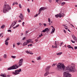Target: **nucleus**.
I'll use <instances>...</instances> for the list:
<instances>
[{
	"label": "nucleus",
	"mask_w": 77,
	"mask_h": 77,
	"mask_svg": "<svg viewBox=\"0 0 77 77\" xmlns=\"http://www.w3.org/2000/svg\"><path fill=\"white\" fill-rule=\"evenodd\" d=\"M19 26H20V25L19 24H18L17 25H16V28L18 27Z\"/></svg>",
	"instance_id": "obj_39"
},
{
	"label": "nucleus",
	"mask_w": 77,
	"mask_h": 77,
	"mask_svg": "<svg viewBox=\"0 0 77 77\" xmlns=\"http://www.w3.org/2000/svg\"><path fill=\"white\" fill-rule=\"evenodd\" d=\"M49 29L48 28H46L45 29L43 30L42 31V32H43V33H45V32H46L47 33H48V32H49Z\"/></svg>",
	"instance_id": "obj_10"
},
{
	"label": "nucleus",
	"mask_w": 77,
	"mask_h": 77,
	"mask_svg": "<svg viewBox=\"0 0 77 77\" xmlns=\"http://www.w3.org/2000/svg\"><path fill=\"white\" fill-rule=\"evenodd\" d=\"M21 20H24V16L22 13L20 14V15L19 16Z\"/></svg>",
	"instance_id": "obj_8"
},
{
	"label": "nucleus",
	"mask_w": 77,
	"mask_h": 77,
	"mask_svg": "<svg viewBox=\"0 0 77 77\" xmlns=\"http://www.w3.org/2000/svg\"><path fill=\"white\" fill-rule=\"evenodd\" d=\"M62 44H63V42H61L60 43V47H61V46L62 45Z\"/></svg>",
	"instance_id": "obj_36"
},
{
	"label": "nucleus",
	"mask_w": 77,
	"mask_h": 77,
	"mask_svg": "<svg viewBox=\"0 0 77 77\" xmlns=\"http://www.w3.org/2000/svg\"><path fill=\"white\" fill-rule=\"evenodd\" d=\"M27 11L28 13H30V9L29 8L27 9Z\"/></svg>",
	"instance_id": "obj_37"
},
{
	"label": "nucleus",
	"mask_w": 77,
	"mask_h": 77,
	"mask_svg": "<svg viewBox=\"0 0 77 77\" xmlns=\"http://www.w3.org/2000/svg\"><path fill=\"white\" fill-rule=\"evenodd\" d=\"M67 47H68V48H72V50H74V48L73 47H71L70 45H68L67 46Z\"/></svg>",
	"instance_id": "obj_14"
},
{
	"label": "nucleus",
	"mask_w": 77,
	"mask_h": 77,
	"mask_svg": "<svg viewBox=\"0 0 77 77\" xmlns=\"http://www.w3.org/2000/svg\"><path fill=\"white\" fill-rule=\"evenodd\" d=\"M38 40L37 39H35V42H38Z\"/></svg>",
	"instance_id": "obj_52"
},
{
	"label": "nucleus",
	"mask_w": 77,
	"mask_h": 77,
	"mask_svg": "<svg viewBox=\"0 0 77 77\" xmlns=\"http://www.w3.org/2000/svg\"><path fill=\"white\" fill-rule=\"evenodd\" d=\"M29 30H28V31H26V33L27 34V33H28V32H29Z\"/></svg>",
	"instance_id": "obj_53"
},
{
	"label": "nucleus",
	"mask_w": 77,
	"mask_h": 77,
	"mask_svg": "<svg viewBox=\"0 0 77 77\" xmlns=\"http://www.w3.org/2000/svg\"><path fill=\"white\" fill-rule=\"evenodd\" d=\"M71 42H72V43H75V41H73L72 40H71Z\"/></svg>",
	"instance_id": "obj_34"
},
{
	"label": "nucleus",
	"mask_w": 77,
	"mask_h": 77,
	"mask_svg": "<svg viewBox=\"0 0 77 77\" xmlns=\"http://www.w3.org/2000/svg\"><path fill=\"white\" fill-rule=\"evenodd\" d=\"M37 60H41V57H38L37 59Z\"/></svg>",
	"instance_id": "obj_28"
},
{
	"label": "nucleus",
	"mask_w": 77,
	"mask_h": 77,
	"mask_svg": "<svg viewBox=\"0 0 77 77\" xmlns=\"http://www.w3.org/2000/svg\"><path fill=\"white\" fill-rule=\"evenodd\" d=\"M4 59H5V58H6V54H5L4 56H3Z\"/></svg>",
	"instance_id": "obj_31"
},
{
	"label": "nucleus",
	"mask_w": 77,
	"mask_h": 77,
	"mask_svg": "<svg viewBox=\"0 0 77 77\" xmlns=\"http://www.w3.org/2000/svg\"><path fill=\"white\" fill-rule=\"evenodd\" d=\"M19 5L20 8H22V6H21V5L20 4H19Z\"/></svg>",
	"instance_id": "obj_29"
},
{
	"label": "nucleus",
	"mask_w": 77,
	"mask_h": 77,
	"mask_svg": "<svg viewBox=\"0 0 77 77\" xmlns=\"http://www.w3.org/2000/svg\"><path fill=\"white\" fill-rule=\"evenodd\" d=\"M64 28L66 29V30H67V29H68V26H66L65 27H64Z\"/></svg>",
	"instance_id": "obj_35"
},
{
	"label": "nucleus",
	"mask_w": 77,
	"mask_h": 77,
	"mask_svg": "<svg viewBox=\"0 0 77 77\" xmlns=\"http://www.w3.org/2000/svg\"><path fill=\"white\" fill-rule=\"evenodd\" d=\"M18 5V3L17 2H13L12 4V5L14 6V5Z\"/></svg>",
	"instance_id": "obj_20"
},
{
	"label": "nucleus",
	"mask_w": 77,
	"mask_h": 77,
	"mask_svg": "<svg viewBox=\"0 0 77 77\" xmlns=\"http://www.w3.org/2000/svg\"><path fill=\"white\" fill-rule=\"evenodd\" d=\"M29 54H33V53H31L29 52Z\"/></svg>",
	"instance_id": "obj_58"
},
{
	"label": "nucleus",
	"mask_w": 77,
	"mask_h": 77,
	"mask_svg": "<svg viewBox=\"0 0 77 77\" xmlns=\"http://www.w3.org/2000/svg\"><path fill=\"white\" fill-rule=\"evenodd\" d=\"M15 44H14L13 45V48H15Z\"/></svg>",
	"instance_id": "obj_41"
},
{
	"label": "nucleus",
	"mask_w": 77,
	"mask_h": 77,
	"mask_svg": "<svg viewBox=\"0 0 77 77\" xmlns=\"http://www.w3.org/2000/svg\"><path fill=\"white\" fill-rule=\"evenodd\" d=\"M26 53H28V54H29V53H30V52H29V51H26Z\"/></svg>",
	"instance_id": "obj_43"
},
{
	"label": "nucleus",
	"mask_w": 77,
	"mask_h": 77,
	"mask_svg": "<svg viewBox=\"0 0 77 77\" xmlns=\"http://www.w3.org/2000/svg\"><path fill=\"white\" fill-rule=\"evenodd\" d=\"M47 9V7H42L40 8L39 9L38 11V14L39 15L40 14V13L41 12V11H44V10H45V9Z\"/></svg>",
	"instance_id": "obj_7"
},
{
	"label": "nucleus",
	"mask_w": 77,
	"mask_h": 77,
	"mask_svg": "<svg viewBox=\"0 0 77 77\" xmlns=\"http://www.w3.org/2000/svg\"><path fill=\"white\" fill-rule=\"evenodd\" d=\"M38 14H36V15H35L34 16V17H37V16H38Z\"/></svg>",
	"instance_id": "obj_45"
},
{
	"label": "nucleus",
	"mask_w": 77,
	"mask_h": 77,
	"mask_svg": "<svg viewBox=\"0 0 77 77\" xmlns=\"http://www.w3.org/2000/svg\"><path fill=\"white\" fill-rule=\"evenodd\" d=\"M65 68V66L64 64H62V63H59L57 65V69L59 71H64Z\"/></svg>",
	"instance_id": "obj_4"
},
{
	"label": "nucleus",
	"mask_w": 77,
	"mask_h": 77,
	"mask_svg": "<svg viewBox=\"0 0 77 77\" xmlns=\"http://www.w3.org/2000/svg\"><path fill=\"white\" fill-rule=\"evenodd\" d=\"M48 75V72H46L45 73L44 76L45 77H46V76H47V75Z\"/></svg>",
	"instance_id": "obj_17"
},
{
	"label": "nucleus",
	"mask_w": 77,
	"mask_h": 77,
	"mask_svg": "<svg viewBox=\"0 0 77 77\" xmlns=\"http://www.w3.org/2000/svg\"><path fill=\"white\" fill-rule=\"evenodd\" d=\"M8 32H11V29L8 30Z\"/></svg>",
	"instance_id": "obj_40"
},
{
	"label": "nucleus",
	"mask_w": 77,
	"mask_h": 77,
	"mask_svg": "<svg viewBox=\"0 0 77 77\" xmlns=\"http://www.w3.org/2000/svg\"><path fill=\"white\" fill-rule=\"evenodd\" d=\"M44 26H46V23H44Z\"/></svg>",
	"instance_id": "obj_57"
},
{
	"label": "nucleus",
	"mask_w": 77,
	"mask_h": 77,
	"mask_svg": "<svg viewBox=\"0 0 77 77\" xmlns=\"http://www.w3.org/2000/svg\"><path fill=\"white\" fill-rule=\"evenodd\" d=\"M39 25H40V26H41V25H42V24H41V23H39Z\"/></svg>",
	"instance_id": "obj_63"
},
{
	"label": "nucleus",
	"mask_w": 77,
	"mask_h": 77,
	"mask_svg": "<svg viewBox=\"0 0 77 77\" xmlns=\"http://www.w3.org/2000/svg\"><path fill=\"white\" fill-rule=\"evenodd\" d=\"M72 65H69L68 66L66 67V70L67 71L69 72H75V64L73 63H72L71 64Z\"/></svg>",
	"instance_id": "obj_2"
},
{
	"label": "nucleus",
	"mask_w": 77,
	"mask_h": 77,
	"mask_svg": "<svg viewBox=\"0 0 77 77\" xmlns=\"http://www.w3.org/2000/svg\"><path fill=\"white\" fill-rule=\"evenodd\" d=\"M2 58H0V62H1V61H2Z\"/></svg>",
	"instance_id": "obj_64"
},
{
	"label": "nucleus",
	"mask_w": 77,
	"mask_h": 77,
	"mask_svg": "<svg viewBox=\"0 0 77 77\" xmlns=\"http://www.w3.org/2000/svg\"><path fill=\"white\" fill-rule=\"evenodd\" d=\"M29 42H31V43H33V42L29 41Z\"/></svg>",
	"instance_id": "obj_49"
},
{
	"label": "nucleus",
	"mask_w": 77,
	"mask_h": 77,
	"mask_svg": "<svg viewBox=\"0 0 77 77\" xmlns=\"http://www.w3.org/2000/svg\"><path fill=\"white\" fill-rule=\"evenodd\" d=\"M62 26H64V27H65L66 26H65V24H63Z\"/></svg>",
	"instance_id": "obj_59"
},
{
	"label": "nucleus",
	"mask_w": 77,
	"mask_h": 77,
	"mask_svg": "<svg viewBox=\"0 0 77 77\" xmlns=\"http://www.w3.org/2000/svg\"><path fill=\"white\" fill-rule=\"evenodd\" d=\"M58 16L60 18H61L62 17H63V15H62V14H61V13H59L58 14Z\"/></svg>",
	"instance_id": "obj_16"
},
{
	"label": "nucleus",
	"mask_w": 77,
	"mask_h": 77,
	"mask_svg": "<svg viewBox=\"0 0 77 77\" xmlns=\"http://www.w3.org/2000/svg\"><path fill=\"white\" fill-rule=\"evenodd\" d=\"M55 44L54 46V48H57V41H55Z\"/></svg>",
	"instance_id": "obj_13"
},
{
	"label": "nucleus",
	"mask_w": 77,
	"mask_h": 77,
	"mask_svg": "<svg viewBox=\"0 0 77 77\" xmlns=\"http://www.w3.org/2000/svg\"><path fill=\"white\" fill-rule=\"evenodd\" d=\"M57 45H59V42H57Z\"/></svg>",
	"instance_id": "obj_47"
},
{
	"label": "nucleus",
	"mask_w": 77,
	"mask_h": 77,
	"mask_svg": "<svg viewBox=\"0 0 77 77\" xmlns=\"http://www.w3.org/2000/svg\"><path fill=\"white\" fill-rule=\"evenodd\" d=\"M12 27V26H11V25L10 26V27L9 28V29H11V27Z\"/></svg>",
	"instance_id": "obj_62"
},
{
	"label": "nucleus",
	"mask_w": 77,
	"mask_h": 77,
	"mask_svg": "<svg viewBox=\"0 0 77 77\" xmlns=\"http://www.w3.org/2000/svg\"><path fill=\"white\" fill-rule=\"evenodd\" d=\"M48 21L49 23H50L51 21V20H50V18H48Z\"/></svg>",
	"instance_id": "obj_32"
},
{
	"label": "nucleus",
	"mask_w": 77,
	"mask_h": 77,
	"mask_svg": "<svg viewBox=\"0 0 77 77\" xmlns=\"http://www.w3.org/2000/svg\"><path fill=\"white\" fill-rule=\"evenodd\" d=\"M26 39V37H24L22 39V40L23 41H24V39Z\"/></svg>",
	"instance_id": "obj_38"
},
{
	"label": "nucleus",
	"mask_w": 77,
	"mask_h": 77,
	"mask_svg": "<svg viewBox=\"0 0 77 77\" xmlns=\"http://www.w3.org/2000/svg\"><path fill=\"white\" fill-rule=\"evenodd\" d=\"M28 43L26 42H25L23 43V46H25V45H26Z\"/></svg>",
	"instance_id": "obj_19"
},
{
	"label": "nucleus",
	"mask_w": 77,
	"mask_h": 77,
	"mask_svg": "<svg viewBox=\"0 0 77 77\" xmlns=\"http://www.w3.org/2000/svg\"><path fill=\"white\" fill-rule=\"evenodd\" d=\"M51 67V66H48L47 67L46 69H45V70L46 72H47L49 69H50V68Z\"/></svg>",
	"instance_id": "obj_12"
},
{
	"label": "nucleus",
	"mask_w": 77,
	"mask_h": 77,
	"mask_svg": "<svg viewBox=\"0 0 77 77\" xmlns=\"http://www.w3.org/2000/svg\"><path fill=\"white\" fill-rule=\"evenodd\" d=\"M62 52H59L58 53H57L56 54L57 55H58V56H60L61 55V54H62Z\"/></svg>",
	"instance_id": "obj_18"
},
{
	"label": "nucleus",
	"mask_w": 77,
	"mask_h": 77,
	"mask_svg": "<svg viewBox=\"0 0 77 77\" xmlns=\"http://www.w3.org/2000/svg\"><path fill=\"white\" fill-rule=\"evenodd\" d=\"M23 59H21L20 60L19 62V65L18 64L13 65L8 69V70H11V69H16L18 68V67L21 66L23 65Z\"/></svg>",
	"instance_id": "obj_1"
},
{
	"label": "nucleus",
	"mask_w": 77,
	"mask_h": 77,
	"mask_svg": "<svg viewBox=\"0 0 77 77\" xmlns=\"http://www.w3.org/2000/svg\"><path fill=\"white\" fill-rule=\"evenodd\" d=\"M30 39L26 40V42L29 44L30 42Z\"/></svg>",
	"instance_id": "obj_25"
},
{
	"label": "nucleus",
	"mask_w": 77,
	"mask_h": 77,
	"mask_svg": "<svg viewBox=\"0 0 77 77\" xmlns=\"http://www.w3.org/2000/svg\"><path fill=\"white\" fill-rule=\"evenodd\" d=\"M0 76H1L2 77H7V76L5 75L4 74H3V73H1V74L0 75Z\"/></svg>",
	"instance_id": "obj_15"
},
{
	"label": "nucleus",
	"mask_w": 77,
	"mask_h": 77,
	"mask_svg": "<svg viewBox=\"0 0 77 77\" xmlns=\"http://www.w3.org/2000/svg\"><path fill=\"white\" fill-rule=\"evenodd\" d=\"M21 71V69H20L19 70L17 69L15 71V72H13V74H14V75H17V74H20V72Z\"/></svg>",
	"instance_id": "obj_5"
},
{
	"label": "nucleus",
	"mask_w": 77,
	"mask_h": 77,
	"mask_svg": "<svg viewBox=\"0 0 77 77\" xmlns=\"http://www.w3.org/2000/svg\"><path fill=\"white\" fill-rule=\"evenodd\" d=\"M5 27V25H3L1 27V29H4Z\"/></svg>",
	"instance_id": "obj_22"
},
{
	"label": "nucleus",
	"mask_w": 77,
	"mask_h": 77,
	"mask_svg": "<svg viewBox=\"0 0 77 77\" xmlns=\"http://www.w3.org/2000/svg\"><path fill=\"white\" fill-rule=\"evenodd\" d=\"M57 64V63H53L52 65V66H55V65H56Z\"/></svg>",
	"instance_id": "obj_27"
},
{
	"label": "nucleus",
	"mask_w": 77,
	"mask_h": 77,
	"mask_svg": "<svg viewBox=\"0 0 77 77\" xmlns=\"http://www.w3.org/2000/svg\"><path fill=\"white\" fill-rule=\"evenodd\" d=\"M74 49H75V50H76V49H77V46L75 47Z\"/></svg>",
	"instance_id": "obj_46"
},
{
	"label": "nucleus",
	"mask_w": 77,
	"mask_h": 77,
	"mask_svg": "<svg viewBox=\"0 0 77 77\" xmlns=\"http://www.w3.org/2000/svg\"><path fill=\"white\" fill-rule=\"evenodd\" d=\"M24 23H24V22H23V23H22V25H23V26H24Z\"/></svg>",
	"instance_id": "obj_44"
},
{
	"label": "nucleus",
	"mask_w": 77,
	"mask_h": 77,
	"mask_svg": "<svg viewBox=\"0 0 77 77\" xmlns=\"http://www.w3.org/2000/svg\"><path fill=\"white\" fill-rule=\"evenodd\" d=\"M17 20H15L13 22L12 24L11 25V26L12 27H14V26L17 24Z\"/></svg>",
	"instance_id": "obj_9"
},
{
	"label": "nucleus",
	"mask_w": 77,
	"mask_h": 77,
	"mask_svg": "<svg viewBox=\"0 0 77 77\" xmlns=\"http://www.w3.org/2000/svg\"><path fill=\"white\" fill-rule=\"evenodd\" d=\"M52 48H54V45H52Z\"/></svg>",
	"instance_id": "obj_51"
},
{
	"label": "nucleus",
	"mask_w": 77,
	"mask_h": 77,
	"mask_svg": "<svg viewBox=\"0 0 77 77\" xmlns=\"http://www.w3.org/2000/svg\"><path fill=\"white\" fill-rule=\"evenodd\" d=\"M17 45H20V43H17Z\"/></svg>",
	"instance_id": "obj_55"
},
{
	"label": "nucleus",
	"mask_w": 77,
	"mask_h": 77,
	"mask_svg": "<svg viewBox=\"0 0 77 77\" xmlns=\"http://www.w3.org/2000/svg\"><path fill=\"white\" fill-rule=\"evenodd\" d=\"M65 2H63L61 3V5L62 6H63V5H65Z\"/></svg>",
	"instance_id": "obj_30"
},
{
	"label": "nucleus",
	"mask_w": 77,
	"mask_h": 77,
	"mask_svg": "<svg viewBox=\"0 0 77 77\" xmlns=\"http://www.w3.org/2000/svg\"><path fill=\"white\" fill-rule=\"evenodd\" d=\"M2 35H3V33H1L0 34V36H1Z\"/></svg>",
	"instance_id": "obj_50"
},
{
	"label": "nucleus",
	"mask_w": 77,
	"mask_h": 77,
	"mask_svg": "<svg viewBox=\"0 0 77 77\" xmlns=\"http://www.w3.org/2000/svg\"><path fill=\"white\" fill-rule=\"evenodd\" d=\"M11 57H12V58H13V59H15V58H16V56H11Z\"/></svg>",
	"instance_id": "obj_26"
},
{
	"label": "nucleus",
	"mask_w": 77,
	"mask_h": 77,
	"mask_svg": "<svg viewBox=\"0 0 77 77\" xmlns=\"http://www.w3.org/2000/svg\"><path fill=\"white\" fill-rule=\"evenodd\" d=\"M63 30L64 33H66V31L65 30V29H63Z\"/></svg>",
	"instance_id": "obj_48"
},
{
	"label": "nucleus",
	"mask_w": 77,
	"mask_h": 77,
	"mask_svg": "<svg viewBox=\"0 0 77 77\" xmlns=\"http://www.w3.org/2000/svg\"><path fill=\"white\" fill-rule=\"evenodd\" d=\"M11 76L10 75H7L8 77H10Z\"/></svg>",
	"instance_id": "obj_60"
},
{
	"label": "nucleus",
	"mask_w": 77,
	"mask_h": 77,
	"mask_svg": "<svg viewBox=\"0 0 77 77\" xmlns=\"http://www.w3.org/2000/svg\"><path fill=\"white\" fill-rule=\"evenodd\" d=\"M55 17L56 18H57V17H59V14H57L55 15Z\"/></svg>",
	"instance_id": "obj_33"
},
{
	"label": "nucleus",
	"mask_w": 77,
	"mask_h": 77,
	"mask_svg": "<svg viewBox=\"0 0 77 77\" xmlns=\"http://www.w3.org/2000/svg\"><path fill=\"white\" fill-rule=\"evenodd\" d=\"M72 37L73 39H74L75 40V41L77 42V37H75V36H74V35H72Z\"/></svg>",
	"instance_id": "obj_11"
},
{
	"label": "nucleus",
	"mask_w": 77,
	"mask_h": 77,
	"mask_svg": "<svg viewBox=\"0 0 77 77\" xmlns=\"http://www.w3.org/2000/svg\"><path fill=\"white\" fill-rule=\"evenodd\" d=\"M29 46H30L31 47L32 46V44H31L30 45H28V47H29Z\"/></svg>",
	"instance_id": "obj_42"
},
{
	"label": "nucleus",
	"mask_w": 77,
	"mask_h": 77,
	"mask_svg": "<svg viewBox=\"0 0 77 77\" xmlns=\"http://www.w3.org/2000/svg\"><path fill=\"white\" fill-rule=\"evenodd\" d=\"M18 22H19V23H21V20H19L18 21Z\"/></svg>",
	"instance_id": "obj_54"
},
{
	"label": "nucleus",
	"mask_w": 77,
	"mask_h": 77,
	"mask_svg": "<svg viewBox=\"0 0 77 77\" xmlns=\"http://www.w3.org/2000/svg\"><path fill=\"white\" fill-rule=\"evenodd\" d=\"M11 6L7 4L6 2H5L3 8V13L6 14V12H8V11L11 10Z\"/></svg>",
	"instance_id": "obj_3"
},
{
	"label": "nucleus",
	"mask_w": 77,
	"mask_h": 77,
	"mask_svg": "<svg viewBox=\"0 0 77 77\" xmlns=\"http://www.w3.org/2000/svg\"><path fill=\"white\" fill-rule=\"evenodd\" d=\"M16 28H17L16 27V26L14 27H13V29H16Z\"/></svg>",
	"instance_id": "obj_56"
},
{
	"label": "nucleus",
	"mask_w": 77,
	"mask_h": 77,
	"mask_svg": "<svg viewBox=\"0 0 77 77\" xmlns=\"http://www.w3.org/2000/svg\"><path fill=\"white\" fill-rule=\"evenodd\" d=\"M54 31H55V29H52V32H51V34H52V33H54Z\"/></svg>",
	"instance_id": "obj_21"
},
{
	"label": "nucleus",
	"mask_w": 77,
	"mask_h": 77,
	"mask_svg": "<svg viewBox=\"0 0 77 77\" xmlns=\"http://www.w3.org/2000/svg\"><path fill=\"white\" fill-rule=\"evenodd\" d=\"M5 44L6 45H8V42H6V41H5Z\"/></svg>",
	"instance_id": "obj_24"
},
{
	"label": "nucleus",
	"mask_w": 77,
	"mask_h": 77,
	"mask_svg": "<svg viewBox=\"0 0 77 77\" xmlns=\"http://www.w3.org/2000/svg\"><path fill=\"white\" fill-rule=\"evenodd\" d=\"M41 36H43V35H42V33L41 34Z\"/></svg>",
	"instance_id": "obj_61"
},
{
	"label": "nucleus",
	"mask_w": 77,
	"mask_h": 77,
	"mask_svg": "<svg viewBox=\"0 0 77 77\" xmlns=\"http://www.w3.org/2000/svg\"><path fill=\"white\" fill-rule=\"evenodd\" d=\"M63 75L64 77H71V74L66 72H64Z\"/></svg>",
	"instance_id": "obj_6"
},
{
	"label": "nucleus",
	"mask_w": 77,
	"mask_h": 77,
	"mask_svg": "<svg viewBox=\"0 0 77 77\" xmlns=\"http://www.w3.org/2000/svg\"><path fill=\"white\" fill-rule=\"evenodd\" d=\"M9 39H10L9 38H7V39H6L5 40V42H8V41H9Z\"/></svg>",
	"instance_id": "obj_23"
}]
</instances>
